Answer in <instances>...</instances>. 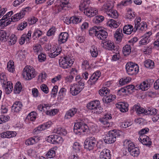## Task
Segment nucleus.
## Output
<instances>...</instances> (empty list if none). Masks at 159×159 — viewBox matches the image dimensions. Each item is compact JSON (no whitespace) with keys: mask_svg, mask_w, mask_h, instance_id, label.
Here are the masks:
<instances>
[{"mask_svg":"<svg viewBox=\"0 0 159 159\" xmlns=\"http://www.w3.org/2000/svg\"><path fill=\"white\" fill-rule=\"evenodd\" d=\"M88 121L87 119H84L80 122L75 123L74 128V131L76 134L80 135L83 134L84 133L88 132L89 130L93 133L97 132L98 130V127L95 125H92L89 127L86 123Z\"/></svg>","mask_w":159,"mask_h":159,"instance_id":"1","label":"nucleus"},{"mask_svg":"<svg viewBox=\"0 0 159 159\" xmlns=\"http://www.w3.org/2000/svg\"><path fill=\"white\" fill-rule=\"evenodd\" d=\"M31 9V8L29 7L23 8L19 13L15 14L11 18H9L7 20H5L4 22H6V25H7L10 24L11 21H18L24 17L25 15L27 13H28Z\"/></svg>","mask_w":159,"mask_h":159,"instance_id":"2","label":"nucleus"},{"mask_svg":"<svg viewBox=\"0 0 159 159\" xmlns=\"http://www.w3.org/2000/svg\"><path fill=\"white\" fill-rule=\"evenodd\" d=\"M31 9V8L29 7L23 8L19 13L15 14L11 18H9L7 20H5L4 22H6V25H7L10 24L11 21H18L24 17L25 15L27 13H28Z\"/></svg>","mask_w":159,"mask_h":159,"instance_id":"3","label":"nucleus"},{"mask_svg":"<svg viewBox=\"0 0 159 159\" xmlns=\"http://www.w3.org/2000/svg\"><path fill=\"white\" fill-rule=\"evenodd\" d=\"M31 9V8L29 7L23 8L19 13L15 14L11 18H9L7 20H5L4 22H6V25H7L10 24L11 21H18L24 17L25 15L27 13H28Z\"/></svg>","mask_w":159,"mask_h":159,"instance_id":"4","label":"nucleus"},{"mask_svg":"<svg viewBox=\"0 0 159 159\" xmlns=\"http://www.w3.org/2000/svg\"><path fill=\"white\" fill-rule=\"evenodd\" d=\"M123 145L127 147L128 152L131 155L134 157H137L140 153L139 148L136 147L135 144L130 141L125 140L124 142Z\"/></svg>","mask_w":159,"mask_h":159,"instance_id":"5","label":"nucleus"},{"mask_svg":"<svg viewBox=\"0 0 159 159\" xmlns=\"http://www.w3.org/2000/svg\"><path fill=\"white\" fill-rule=\"evenodd\" d=\"M74 61L72 57L67 55L59 60V65L61 67L64 69L69 68L73 64Z\"/></svg>","mask_w":159,"mask_h":159,"instance_id":"6","label":"nucleus"},{"mask_svg":"<svg viewBox=\"0 0 159 159\" xmlns=\"http://www.w3.org/2000/svg\"><path fill=\"white\" fill-rule=\"evenodd\" d=\"M120 131L116 130L109 131L106 134L105 139H103L104 142L107 144L114 143L116 140V137L120 136Z\"/></svg>","mask_w":159,"mask_h":159,"instance_id":"7","label":"nucleus"},{"mask_svg":"<svg viewBox=\"0 0 159 159\" xmlns=\"http://www.w3.org/2000/svg\"><path fill=\"white\" fill-rule=\"evenodd\" d=\"M34 68L31 66H26L24 68L23 75L26 80H30L34 78L37 74Z\"/></svg>","mask_w":159,"mask_h":159,"instance_id":"8","label":"nucleus"},{"mask_svg":"<svg viewBox=\"0 0 159 159\" xmlns=\"http://www.w3.org/2000/svg\"><path fill=\"white\" fill-rule=\"evenodd\" d=\"M86 107L89 110H93L94 113L96 114H100L103 111V108L100 105V102L98 100H95L87 104Z\"/></svg>","mask_w":159,"mask_h":159,"instance_id":"9","label":"nucleus"},{"mask_svg":"<svg viewBox=\"0 0 159 159\" xmlns=\"http://www.w3.org/2000/svg\"><path fill=\"white\" fill-rule=\"evenodd\" d=\"M127 73L129 75H136L139 71L138 65L133 62H128L125 66Z\"/></svg>","mask_w":159,"mask_h":159,"instance_id":"10","label":"nucleus"},{"mask_svg":"<svg viewBox=\"0 0 159 159\" xmlns=\"http://www.w3.org/2000/svg\"><path fill=\"white\" fill-rule=\"evenodd\" d=\"M84 83H74L70 86V93L73 96H76L80 93L84 88Z\"/></svg>","mask_w":159,"mask_h":159,"instance_id":"11","label":"nucleus"},{"mask_svg":"<svg viewBox=\"0 0 159 159\" xmlns=\"http://www.w3.org/2000/svg\"><path fill=\"white\" fill-rule=\"evenodd\" d=\"M141 18L140 17H137L134 20V31H136L139 29V32L143 33L145 32L147 29V25L146 22L142 21L140 23Z\"/></svg>","mask_w":159,"mask_h":159,"instance_id":"12","label":"nucleus"},{"mask_svg":"<svg viewBox=\"0 0 159 159\" xmlns=\"http://www.w3.org/2000/svg\"><path fill=\"white\" fill-rule=\"evenodd\" d=\"M97 143V139L94 137H89L84 142V147L89 150H92L96 146Z\"/></svg>","mask_w":159,"mask_h":159,"instance_id":"13","label":"nucleus"},{"mask_svg":"<svg viewBox=\"0 0 159 159\" xmlns=\"http://www.w3.org/2000/svg\"><path fill=\"white\" fill-rule=\"evenodd\" d=\"M47 141L50 143L56 144L62 142L63 139L61 137L57 135H52L46 138Z\"/></svg>","mask_w":159,"mask_h":159,"instance_id":"14","label":"nucleus"},{"mask_svg":"<svg viewBox=\"0 0 159 159\" xmlns=\"http://www.w3.org/2000/svg\"><path fill=\"white\" fill-rule=\"evenodd\" d=\"M48 53L49 56L51 58L55 57L60 54L61 52V47L58 46H54L50 48Z\"/></svg>","mask_w":159,"mask_h":159,"instance_id":"15","label":"nucleus"},{"mask_svg":"<svg viewBox=\"0 0 159 159\" xmlns=\"http://www.w3.org/2000/svg\"><path fill=\"white\" fill-rule=\"evenodd\" d=\"M103 44V47L107 50L111 51L113 52L116 49V46H115L114 43L111 40H105L103 42H102Z\"/></svg>","mask_w":159,"mask_h":159,"instance_id":"16","label":"nucleus"},{"mask_svg":"<svg viewBox=\"0 0 159 159\" xmlns=\"http://www.w3.org/2000/svg\"><path fill=\"white\" fill-rule=\"evenodd\" d=\"M69 2V0H60L59 6H58L56 8V13L62 12L63 10L67 9Z\"/></svg>","mask_w":159,"mask_h":159,"instance_id":"17","label":"nucleus"},{"mask_svg":"<svg viewBox=\"0 0 159 159\" xmlns=\"http://www.w3.org/2000/svg\"><path fill=\"white\" fill-rule=\"evenodd\" d=\"M139 140L143 145L149 147L152 144L151 139L146 135L140 136Z\"/></svg>","mask_w":159,"mask_h":159,"instance_id":"18","label":"nucleus"},{"mask_svg":"<svg viewBox=\"0 0 159 159\" xmlns=\"http://www.w3.org/2000/svg\"><path fill=\"white\" fill-rule=\"evenodd\" d=\"M52 124V122L51 121H48L39 126L34 129V131L35 133H38L50 127Z\"/></svg>","mask_w":159,"mask_h":159,"instance_id":"19","label":"nucleus"},{"mask_svg":"<svg viewBox=\"0 0 159 159\" xmlns=\"http://www.w3.org/2000/svg\"><path fill=\"white\" fill-rule=\"evenodd\" d=\"M108 36V33L105 30L102 29L100 27L96 35V37L99 40L105 41V39Z\"/></svg>","mask_w":159,"mask_h":159,"instance_id":"20","label":"nucleus"},{"mask_svg":"<svg viewBox=\"0 0 159 159\" xmlns=\"http://www.w3.org/2000/svg\"><path fill=\"white\" fill-rule=\"evenodd\" d=\"M84 13L88 17H91L98 14V10L96 8H86L84 9Z\"/></svg>","mask_w":159,"mask_h":159,"instance_id":"21","label":"nucleus"},{"mask_svg":"<svg viewBox=\"0 0 159 159\" xmlns=\"http://www.w3.org/2000/svg\"><path fill=\"white\" fill-rule=\"evenodd\" d=\"M116 108L122 112H125L128 110L129 104L126 102H119L116 105Z\"/></svg>","mask_w":159,"mask_h":159,"instance_id":"22","label":"nucleus"},{"mask_svg":"<svg viewBox=\"0 0 159 159\" xmlns=\"http://www.w3.org/2000/svg\"><path fill=\"white\" fill-rule=\"evenodd\" d=\"M101 73L100 71L97 70L94 72L90 77L89 81L90 82L91 84L95 83L100 77Z\"/></svg>","mask_w":159,"mask_h":159,"instance_id":"23","label":"nucleus"},{"mask_svg":"<svg viewBox=\"0 0 159 159\" xmlns=\"http://www.w3.org/2000/svg\"><path fill=\"white\" fill-rule=\"evenodd\" d=\"M22 107V102L19 101H17L15 102L12 106L11 109L14 112H18L21 110Z\"/></svg>","mask_w":159,"mask_h":159,"instance_id":"24","label":"nucleus"},{"mask_svg":"<svg viewBox=\"0 0 159 159\" xmlns=\"http://www.w3.org/2000/svg\"><path fill=\"white\" fill-rule=\"evenodd\" d=\"M123 34L122 30L121 29H118L114 34V39L117 43L121 41Z\"/></svg>","mask_w":159,"mask_h":159,"instance_id":"25","label":"nucleus"},{"mask_svg":"<svg viewBox=\"0 0 159 159\" xmlns=\"http://www.w3.org/2000/svg\"><path fill=\"white\" fill-rule=\"evenodd\" d=\"M152 34V33L151 31L147 32L143 38L140 41L139 43L141 45H143L149 43L150 40V36Z\"/></svg>","mask_w":159,"mask_h":159,"instance_id":"26","label":"nucleus"},{"mask_svg":"<svg viewBox=\"0 0 159 159\" xmlns=\"http://www.w3.org/2000/svg\"><path fill=\"white\" fill-rule=\"evenodd\" d=\"M77 109L73 107L67 111L65 114L64 118L65 119H70L73 117L77 112Z\"/></svg>","mask_w":159,"mask_h":159,"instance_id":"27","label":"nucleus"},{"mask_svg":"<svg viewBox=\"0 0 159 159\" xmlns=\"http://www.w3.org/2000/svg\"><path fill=\"white\" fill-rule=\"evenodd\" d=\"M69 35L66 32L61 33L59 35L58 39L59 43H63L66 42L68 38Z\"/></svg>","mask_w":159,"mask_h":159,"instance_id":"28","label":"nucleus"},{"mask_svg":"<svg viewBox=\"0 0 159 159\" xmlns=\"http://www.w3.org/2000/svg\"><path fill=\"white\" fill-rule=\"evenodd\" d=\"M100 159H111L110 151L108 149H104L100 152Z\"/></svg>","mask_w":159,"mask_h":159,"instance_id":"29","label":"nucleus"},{"mask_svg":"<svg viewBox=\"0 0 159 159\" xmlns=\"http://www.w3.org/2000/svg\"><path fill=\"white\" fill-rule=\"evenodd\" d=\"M16 133L15 131H8L4 132L0 134V136L3 138H10L16 136Z\"/></svg>","mask_w":159,"mask_h":159,"instance_id":"30","label":"nucleus"},{"mask_svg":"<svg viewBox=\"0 0 159 159\" xmlns=\"http://www.w3.org/2000/svg\"><path fill=\"white\" fill-rule=\"evenodd\" d=\"M116 98V96L114 95L105 96L103 97L102 101L104 103L108 104Z\"/></svg>","mask_w":159,"mask_h":159,"instance_id":"31","label":"nucleus"},{"mask_svg":"<svg viewBox=\"0 0 159 159\" xmlns=\"http://www.w3.org/2000/svg\"><path fill=\"white\" fill-rule=\"evenodd\" d=\"M133 30V27L132 25L130 24H128L125 25L123 29V32L124 33L127 34H131Z\"/></svg>","mask_w":159,"mask_h":159,"instance_id":"32","label":"nucleus"},{"mask_svg":"<svg viewBox=\"0 0 159 159\" xmlns=\"http://www.w3.org/2000/svg\"><path fill=\"white\" fill-rule=\"evenodd\" d=\"M133 109L137 114H143L146 115V109H144L138 105H134L133 107Z\"/></svg>","mask_w":159,"mask_h":159,"instance_id":"33","label":"nucleus"},{"mask_svg":"<svg viewBox=\"0 0 159 159\" xmlns=\"http://www.w3.org/2000/svg\"><path fill=\"white\" fill-rule=\"evenodd\" d=\"M107 14L109 17L114 18H117L118 17L117 11L115 10L111 9L106 11Z\"/></svg>","mask_w":159,"mask_h":159,"instance_id":"34","label":"nucleus"},{"mask_svg":"<svg viewBox=\"0 0 159 159\" xmlns=\"http://www.w3.org/2000/svg\"><path fill=\"white\" fill-rule=\"evenodd\" d=\"M90 3V0H81L80 5L79 9L81 11H83L88 6Z\"/></svg>","mask_w":159,"mask_h":159,"instance_id":"35","label":"nucleus"},{"mask_svg":"<svg viewBox=\"0 0 159 159\" xmlns=\"http://www.w3.org/2000/svg\"><path fill=\"white\" fill-rule=\"evenodd\" d=\"M38 141V138L36 137H30L27 139L25 142V144L27 145H33Z\"/></svg>","mask_w":159,"mask_h":159,"instance_id":"36","label":"nucleus"},{"mask_svg":"<svg viewBox=\"0 0 159 159\" xmlns=\"http://www.w3.org/2000/svg\"><path fill=\"white\" fill-rule=\"evenodd\" d=\"M90 52L91 55L92 57L96 58L97 57L98 54V50L97 47L94 45H93L91 47Z\"/></svg>","mask_w":159,"mask_h":159,"instance_id":"37","label":"nucleus"},{"mask_svg":"<svg viewBox=\"0 0 159 159\" xmlns=\"http://www.w3.org/2000/svg\"><path fill=\"white\" fill-rule=\"evenodd\" d=\"M6 84V85L5 87V92L7 94H9L12 90V84L11 81H8L7 82Z\"/></svg>","mask_w":159,"mask_h":159,"instance_id":"38","label":"nucleus"},{"mask_svg":"<svg viewBox=\"0 0 159 159\" xmlns=\"http://www.w3.org/2000/svg\"><path fill=\"white\" fill-rule=\"evenodd\" d=\"M22 87L21 83L18 82L15 86L14 91L15 94H19L22 90Z\"/></svg>","mask_w":159,"mask_h":159,"instance_id":"39","label":"nucleus"},{"mask_svg":"<svg viewBox=\"0 0 159 159\" xmlns=\"http://www.w3.org/2000/svg\"><path fill=\"white\" fill-rule=\"evenodd\" d=\"M145 67L149 69H152L154 66V63L151 60L148 59L145 61L144 62Z\"/></svg>","mask_w":159,"mask_h":159,"instance_id":"40","label":"nucleus"},{"mask_svg":"<svg viewBox=\"0 0 159 159\" xmlns=\"http://www.w3.org/2000/svg\"><path fill=\"white\" fill-rule=\"evenodd\" d=\"M82 20L81 17L75 16L70 17L69 21L70 23H71L73 24H76L80 22Z\"/></svg>","mask_w":159,"mask_h":159,"instance_id":"41","label":"nucleus"},{"mask_svg":"<svg viewBox=\"0 0 159 159\" xmlns=\"http://www.w3.org/2000/svg\"><path fill=\"white\" fill-rule=\"evenodd\" d=\"M110 90L107 87H103L99 91V93L101 96H107L109 95Z\"/></svg>","mask_w":159,"mask_h":159,"instance_id":"42","label":"nucleus"},{"mask_svg":"<svg viewBox=\"0 0 159 159\" xmlns=\"http://www.w3.org/2000/svg\"><path fill=\"white\" fill-rule=\"evenodd\" d=\"M131 47L130 45L126 44L123 48V52L125 56L129 55L131 52Z\"/></svg>","mask_w":159,"mask_h":159,"instance_id":"43","label":"nucleus"},{"mask_svg":"<svg viewBox=\"0 0 159 159\" xmlns=\"http://www.w3.org/2000/svg\"><path fill=\"white\" fill-rule=\"evenodd\" d=\"M73 151L76 153H78L80 152L81 146L79 142H75L72 146Z\"/></svg>","mask_w":159,"mask_h":159,"instance_id":"44","label":"nucleus"},{"mask_svg":"<svg viewBox=\"0 0 159 159\" xmlns=\"http://www.w3.org/2000/svg\"><path fill=\"white\" fill-rule=\"evenodd\" d=\"M8 37V34L4 30L0 31V40L4 42L7 40Z\"/></svg>","mask_w":159,"mask_h":159,"instance_id":"45","label":"nucleus"},{"mask_svg":"<svg viewBox=\"0 0 159 159\" xmlns=\"http://www.w3.org/2000/svg\"><path fill=\"white\" fill-rule=\"evenodd\" d=\"M7 68L8 70L13 72L15 70L14 63L13 61L10 60L7 63Z\"/></svg>","mask_w":159,"mask_h":159,"instance_id":"46","label":"nucleus"},{"mask_svg":"<svg viewBox=\"0 0 159 159\" xmlns=\"http://www.w3.org/2000/svg\"><path fill=\"white\" fill-rule=\"evenodd\" d=\"M43 34V32L38 29H35L32 35L33 37L34 38V39L36 38H38L40 37Z\"/></svg>","mask_w":159,"mask_h":159,"instance_id":"47","label":"nucleus"},{"mask_svg":"<svg viewBox=\"0 0 159 159\" xmlns=\"http://www.w3.org/2000/svg\"><path fill=\"white\" fill-rule=\"evenodd\" d=\"M107 25L111 28H116L119 25V23L114 20L110 19L108 21L107 23Z\"/></svg>","mask_w":159,"mask_h":159,"instance_id":"48","label":"nucleus"},{"mask_svg":"<svg viewBox=\"0 0 159 159\" xmlns=\"http://www.w3.org/2000/svg\"><path fill=\"white\" fill-rule=\"evenodd\" d=\"M55 132L62 136H65L67 133L66 130L64 128L59 127L55 130Z\"/></svg>","mask_w":159,"mask_h":159,"instance_id":"49","label":"nucleus"},{"mask_svg":"<svg viewBox=\"0 0 159 159\" xmlns=\"http://www.w3.org/2000/svg\"><path fill=\"white\" fill-rule=\"evenodd\" d=\"M139 89H141L142 91L147 90L149 88V85L148 82L143 81L139 86Z\"/></svg>","mask_w":159,"mask_h":159,"instance_id":"50","label":"nucleus"},{"mask_svg":"<svg viewBox=\"0 0 159 159\" xmlns=\"http://www.w3.org/2000/svg\"><path fill=\"white\" fill-rule=\"evenodd\" d=\"M37 116V113L33 111L30 113L26 118L30 121H34L36 119Z\"/></svg>","mask_w":159,"mask_h":159,"instance_id":"51","label":"nucleus"},{"mask_svg":"<svg viewBox=\"0 0 159 159\" xmlns=\"http://www.w3.org/2000/svg\"><path fill=\"white\" fill-rule=\"evenodd\" d=\"M146 115H155L157 114V110L156 108H148L146 109Z\"/></svg>","mask_w":159,"mask_h":159,"instance_id":"52","label":"nucleus"},{"mask_svg":"<svg viewBox=\"0 0 159 159\" xmlns=\"http://www.w3.org/2000/svg\"><path fill=\"white\" fill-rule=\"evenodd\" d=\"M135 13L132 11L131 9L128 11L127 13L125 16L126 19L131 20L134 19L135 17Z\"/></svg>","mask_w":159,"mask_h":159,"instance_id":"53","label":"nucleus"},{"mask_svg":"<svg viewBox=\"0 0 159 159\" xmlns=\"http://www.w3.org/2000/svg\"><path fill=\"white\" fill-rule=\"evenodd\" d=\"M81 67L83 70H88L90 68L89 62L87 60H84L82 63Z\"/></svg>","mask_w":159,"mask_h":159,"instance_id":"54","label":"nucleus"},{"mask_svg":"<svg viewBox=\"0 0 159 159\" xmlns=\"http://www.w3.org/2000/svg\"><path fill=\"white\" fill-rule=\"evenodd\" d=\"M132 3V0H123L118 4V6H126L130 5Z\"/></svg>","mask_w":159,"mask_h":159,"instance_id":"55","label":"nucleus"},{"mask_svg":"<svg viewBox=\"0 0 159 159\" xmlns=\"http://www.w3.org/2000/svg\"><path fill=\"white\" fill-rule=\"evenodd\" d=\"M55 151L53 148L50 149L46 154L47 157L49 158H53L55 156Z\"/></svg>","mask_w":159,"mask_h":159,"instance_id":"56","label":"nucleus"},{"mask_svg":"<svg viewBox=\"0 0 159 159\" xmlns=\"http://www.w3.org/2000/svg\"><path fill=\"white\" fill-rule=\"evenodd\" d=\"M104 19V17L102 16H97L94 18L93 21L95 24H98L102 22Z\"/></svg>","mask_w":159,"mask_h":159,"instance_id":"57","label":"nucleus"},{"mask_svg":"<svg viewBox=\"0 0 159 159\" xmlns=\"http://www.w3.org/2000/svg\"><path fill=\"white\" fill-rule=\"evenodd\" d=\"M0 80L1 83L5 85L7 84V79L6 74L2 73L0 74Z\"/></svg>","mask_w":159,"mask_h":159,"instance_id":"58","label":"nucleus"},{"mask_svg":"<svg viewBox=\"0 0 159 159\" xmlns=\"http://www.w3.org/2000/svg\"><path fill=\"white\" fill-rule=\"evenodd\" d=\"M10 117L8 115H2L0 116V124L3 122H6L10 119Z\"/></svg>","mask_w":159,"mask_h":159,"instance_id":"59","label":"nucleus"},{"mask_svg":"<svg viewBox=\"0 0 159 159\" xmlns=\"http://www.w3.org/2000/svg\"><path fill=\"white\" fill-rule=\"evenodd\" d=\"M131 80V79L129 77L126 78H123L120 79L119 81L120 84L121 85H123L129 82Z\"/></svg>","mask_w":159,"mask_h":159,"instance_id":"60","label":"nucleus"},{"mask_svg":"<svg viewBox=\"0 0 159 159\" xmlns=\"http://www.w3.org/2000/svg\"><path fill=\"white\" fill-rule=\"evenodd\" d=\"M99 28V27H98L97 26H94L92 28H91L89 31V34L91 36L94 34L96 36L97 32L98 31Z\"/></svg>","mask_w":159,"mask_h":159,"instance_id":"61","label":"nucleus"},{"mask_svg":"<svg viewBox=\"0 0 159 159\" xmlns=\"http://www.w3.org/2000/svg\"><path fill=\"white\" fill-rule=\"evenodd\" d=\"M17 38L15 35H12L10 36L8 39V43L10 45L14 44L16 42Z\"/></svg>","mask_w":159,"mask_h":159,"instance_id":"62","label":"nucleus"},{"mask_svg":"<svg viewBox=\"0 0 159 159\" xmlns=\"http://www.w3.org/2000/svg\"><path fill=\"white\" fill-rule=\"evenodd\" d=\"M111 4L108 2L104 3L102 7V9L104 12H106V11L107 10H109L111 9Z\"/></svg>","mask_w":159,"mask_h":159,"instance_id":"63","label":"nucleus"},{"mask_svg":"<svg viewBox=\"0 0 159 159\" xmlns=\"http://www.w3.org/2000/svg\"><path fill=\"white\" fill-rule=\"evenodd\" d=\"M56 31V29L55 27H52L48 31L47 35L48 36L54 35Z\"/></svg>","mask_w":159,"mask_h":159,"instance_id":"64","label":"nucleus"}]
</instances>
